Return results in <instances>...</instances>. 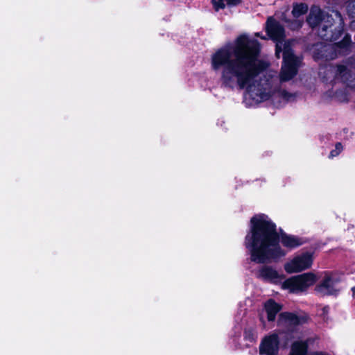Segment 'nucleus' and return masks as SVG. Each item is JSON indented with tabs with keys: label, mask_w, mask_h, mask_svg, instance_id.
<instances>
[{
	"label": "nucleus",
	"mask_w": 355,
	"mask_h": 355,
	"mask_svg": "<svg viewBox=\"0 0 355 355\" xmlns=\"http://www.w3.org/2000/svg\"><path fill=\"white\" fill-rule=\"evenodd\" d=\"M259 42L248 35H242L235 41L234 46L219 49L211 58V68L221 70L223 85L230 88H246L245 101L257 104L272 98L275 101H289L293 95L285 90L275 89L274 80L263 74L268 63L259 60Z\"/></svg>",
	"instance_id": "f257e3e1"
},
{
	"label": "nucleus",
	"mask_w": 355,
	"mask_h": 355,
	"mask_svg": "<svg viewBox=\"0 0 355 355\" xmlns=\"http://www.w3.org/2000/svg\"><path fill=\"white\" fill-rule=\"evenodd\" d=\"M276 226L265 214H259L250 220V232L245 238V246L250 253V259L258 263L271 262L285 256L281 249Z\"/></svg>",
	"instance_id": "f03ea898"
},
{
	"label": "nucleus",
	"mask_w": 355,
	"mask_h": 355,
	"mask_svg": "<svg viewBox=\"0 0 355 355\" xmlns=\"http://www.w3.org/2000/svg\"><path fill=\"white\" fill-rule=\"evenodd\" d=\"M266 31L270 37L276 42L275 54L279 58L283 52L284 63L282 66L279 80L286 82L292 79L297 73L301 59L295 56L290 48L291 42H284V29L283 26L272 17H269L266 22Z\"/></svg>",
	"instance_id": "7ed1b4c3"
},
{
	"label": "nucleus",
	"mask_w": 355,
	"mask_h": 355,
	"mask_svg": "<svg viewBox=\"0 0 355 355\" xmlns=\"http://www.w3.org/2000/svg\"><path fill=\"white\" fill-rule=\"evenodd\" d=\"M307 22L311 27L318 26L321 28L320 35L326 40H336L337 36L334 34L329 35L327 32L328 28L335 26V31L340 34L343 30V19L338 11L331 10V14L324 13L320 8L313 6L311 8Z\"/></svg>",
	"instance_id": "20e7f679"
},
{
	"label": "nucleus",
	"mask_w": 355,
	"mask_h": 355,
	"mask_svg": "<svg viewBox=\"0 0 355 355\" xmlns=\"http://www.w3.org/2000/svg\"><path fill=\"white\" fill-rule=\"evenodd\" d=\"M313 257L311 253L306 252L294 255L284 265V269L288 274L299 273L311 268Z\"/></svg>",
	"instance_id": "39448f33"
},
{
	"label": "nucleus",
	"mask_w": 355,
	"mask_h": 355,
	"mask_svg": "<svg viewBox=\"0 0 355 355\" xmlns=\"http://www.w3.org/2000/svg\"><path fill=\"white\" fill-rule=\"evenodd\" d=\"M316 274L309 272L292 276L286 279L282 288H306L313 286L318 281Z\"/></svg>",
	"instance_id": "423d86ee"
},
{
	"label": "nucleus",
	"mask_w": 355,
	"mask_h": 355,
	"mask_svg": "<svg viewBox=\"0 0 355 355\" xmlns=\"http://www.w3.org/2000/svg\"><path fill=\"white\" fill-rule=\"evenodd\" d=\"M308 320L309 316L306 315H297L293 312L284 311L279 313L277 322L279 326L297 331L299 325L306 323Z\"/></svg>",
	"instance_id": "0eeeda50"
},
{
	"label": "nucleus",
	"mask_w": 355,
	"mask_h": 355,
	"mask_svg": "<svg viewBox=\"0 0 355 355\" xmlns=\"http://www.w3.org/2000/svg\"><path fill=\"white\" fill-rule=\"evenodd\" d=\"M279 349V337L277 334L265 336L259 345L261 355H278Z\"/></svg>",
	"instance_id": "6e6552de"
},
{
	"label": "nucleus",
	"mask_w": 355,
	"mask_h": 355,
	"mask_svg": "<svg viewBox=\"0 0 355 355\" xmlns=\"http://www.w3.org/2000/svg\"><path fill=\"white\" fill-rule=\"evenodd\" d=\"M257 276L262 280L277 284L284 279V275L280 274L275 268L269 266H262L257 272Z\"/></svg>",
	"instance_id": "1a4fd4ad"
},
{
	"label": "nucleus",
	"mask_w": 355,
	"mask_h": 355,
	"mask_svg": "<svg viewBox=\"0 0 355 355\" xmlns=\"http://www.w3.org/2000/svg\"><path fill=\"white\" fill-rule=\"evenodd\" d=\"M289 355H329L324 352L309 353V343L306 340L295 341L291 348Z\"/></svg>",
	"instance_id": "9d476101"
},
{
	"label": "nucleus",
	"mask_w": 355,
	"mask_h": 355,
	"mask_svg": "<svg viewBox=\"0 0 355 355\" xmlns=\"http://www.w3.org/2000/svg\"><path fill=\"white\" fill-rule=\"evenodd\" d=\"M265 310L267 313V320L269 322L275 321L277 314L281 311L282 306L273 299H269L265 303Z\"/></svg>",
	"instance_id": "9b49d317"
},
{
	"label": "nucleus",
	"mask_w": 355,
	"mask_h": 355,
	"mask_svg": "<svg viewBox=\"0 0 355 355\" xmlns=\"http://www.w3.org/2000/svg\"><path fill=\"white\" fill-rule=\"evenodd\" d=\"M339 281L336 274L324 272V276L320 284V288H329L335 286L336 283Z\"/></svg>",
	"instance_id": "f8f14e48"
},
{
	"label": "nucleus",
	"mask_w": 355,
	"mask_h": 355,
	"mask_svg": "<svg viewBox=\"0 0 355 355\" xmlns=\"http://www.w3.org/2000/svg\"><path fill=\"white\" fill-rule=\"evenodd\" d=\"M295 331V329L288 328H286L285 330H279L277 334L279 337V343L283 341L284 345L286 347L294 338L293 334Z\"/></svg>",
	"instance_id": "ddd939ff"
},
{
	"label": "nucleus",
	"mask_w": 355,
	"mask_h": 355,
	"mask_svg": "<svg viewBox=\"0 0 355 355\" xmlns=\"http://www.w3.org/2000/svg\"><path fill=\"white\" fill-rule=\"evenodd\" d=\"M281 241L284 246L290 248H293L302 244L300 239L289 235H283Z\"/></svg>",
	"instance_id": "4468645a"
},
{
	"label": "nucleus",
	"mask_w": 355,
	"mask_h": 355,
	"mask_svg": "<svg viewBox=\"0 0 355 355\" xmlns=\"http://www.w3.org/2000/svg\"><path fill=\"white\" fill-rule=\"evenodd\" d=\"M240 3V0H212V3L216 11L227 6H234Z\"/></svg>",
	"instance_id": "2eb2a0df"
},
{
	"label": "nucleus",
	"mask_w": 355,
	"mask_h": 355,
	"mask_svg": "<svg viewBox=\"0 0 355 355\" xmlns=\"http://www.w3.org/2000/svg\"><path fill=\"white\" fill-rule=\"evenodd\" d=\"M308 10V6L305 3L294 5L292 14L294 17L298 18L304 15Z\"/></svg>",
	"instance_id": "dca6fc26"
},
{
	"label": "nucleus",
	"mask_w": 355,
	"mask_h": 355,
	"mask_svg": "<svg viewBox=\"0 0 355 355\" xmlns=\"http://www.w3.org/2000/svg\"><path fill=\"white\" fill-rule=\"evenodd\" d=\"M243 338L244 340L247 341H250L251 343L254 342L256 340V336L254 330L252 328L245 329L243 331Z\"/></svg>",
	"instance_id": "f3484780"
},
{
	"label": "nucleus",
	"mask_w": 355,
	"mask_h": 355,
	"mask_svg": "<svg viewBox=\"0 0 355 355\" xmlns=\"http://www.w3.org/2000/svg\"><path fill=\"white\" fill-rule=\"evenodd\" d=\"M343 150V146L340 143H337L335 149L330 152L329 157H334L338 156Z\"/></svg>",
	"instance_id": "a211bd4d"
},
{
	"label": "nucleus",
	"mask_w": 355,
	"mask_h": 355,
	"mask_svg": "<svg viewBox=\"0 0 355 355\" xmlns=\"http://www.w3.org/2000/svg\"><path fill=\"white\" fill-rule=\"evenodd\" d=\"M347 10L350 17L355 18V0L347 4Z\"/></svg>",
	"instance_id": "6ab92c4d"
},
{
	"label": "nucleus",
	"mask_w": 355,
	"mask_h": 355,
	"mask_svg": "<svg viewBox=\"0 0 355 355\" xmlns=\"http://www.w3.org/2000/svg\"><path fill=\"white\" fill-rule=\"evenodd\" d=\"M302 25V21L299 19H297L291 23V24L290 25V27L291 29H297V28H299L300 27H301Z\"/></svg>",
	"instance_id": "aec40b11"
},
{
	"label": "nucleus",
	"mask_w": 355,
	"mask_h": 355,
	"mask_svg": "<svg viewBox=\"0 0 355 355\" xmlns=\"http://www.w3.org/2000/svg\"><path fill=\"white\" fill-rule=\"evenodd\" d=\"M315 291H318V292L326 291L324 293L325 295H336L337 293L340 290H331V289H329V290H315Z\"/></svg>",
	"instance_id": "412c9836"
},
{
	"label": "nucleus",
	"mask_w": 355,
	"mask_h": 355,
	"mask_svg": "<svg viewBox=\"0 0 355 355\" xmlns=\"http://www.w3.org/2000/svg\"><path fill=\"white\" fill-rule=\"evenodd\" d=\"M290 293H305L307 290H288Z\"/></svg>",
	"instance_id": "4be33fe9"
},
{
	"label": "nucleus",
	"mask_w": 355,
	"mask_h": 355,
	"mask_svg": "<svg viewBox=\"0 0 355 355\" xmlns=\"http://www.w3.org/2000/svg\"><path fill=\"white\" fill-rule=\"evenodd\" d=\"M345 70H346V68L344 66H339L338 67V71H339V73L340 74L343 73L344 71H345Z\"/></svg>",
	"instance_id": "5701e85b"
},
{
	"label": "nucleus",
	"mask_w": 355,
	"mask_h": 355,
	"mask_svg": "<svg viewBox=\"0 0 355 355\" xmlns=\"http://www.w3.org/2000/svg\"><path fill=\"white\" fill-rule=\"evenodd\" d=\"M349 42V39L347 37H345V39H344V42L338 44L337 46L338 47H341L342 46H344L346 42Z\"/></svg>",
	"instance_id": "b1692460"
},
{
	"label": "nucleus",
	"mask_w": 355,
	"mask_h": 355,
	"mask_svg": "<svg viewBox=\"0 0 355 355\" xmlns=\"http://www.w3.org/2000/svg\"><path fill=\"white\" fill-rule=\"evenodd\" d=\"M352 291V296L354 297V295H355V289H353Z\"/></svg>",
	"instance_id": "393cba45"
},
{
	"label": "nucleus",
	"mask_w": 355,
	"mask_h": 355,
	"mask_svg": "<svg viewBox=\"0 0 355 355\" xmlns=\"http://www.w3.org/2000/svg\"><path fill=\"white\" fill-rule=\"evenodd\" d=\"M323 47H324V49H325V51H326V50H328V49H329V46H323Z\"/></svg>",
	"instance_id": "a878e982"
},
{
	"label": "nucleus",
	"mask_w": 355,
	"mask_h": 355,
	"mask_svg": "<svg viewBox=\"0 0 355 355\" xmlns=\"http://www.w3.org/2000/svg\"><path fill=\"white\" fill-rule=\"evenodd\" d=\"M314 58H315V59H319V58H320V56L316 55H314Z\"/></svg>",
	"instance_id": "bb28decb"
}]
</instances>
